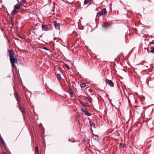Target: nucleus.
<instances>
[{"mask_svg":"<svg viewBox=\"0 0 154 154\" xmlns=\"http://www.w3.org/2000/svg\"><path fill=\"white\" fill-rule=\"evenodd\" d=\"M95 136V137H98V136L97 135H93V136Z\"/></svg>","mask_w":154,"mask_h":154,"instance_id":"obj_32","label":"nucleus"},{"mask_svg":"<svg viewBox=\"0 0 154 154\" xmlns=\"http://www.w3.org/2000/svg\"><path fill=\"white\" fill-rule=\"evenodd\" d=\"M91 131H92V128H91Z\"/></svg>","mask_w":154,"mask_h":154,"instance_id":"obj_35","label":"nucleus"},{"mask_svg":"<svg viewBox=\"0 0 154 154\" xmlns=\"http://www.w3.org/2000/svg\"><path fill=\"white\" fill-rule=\"evenodd\" d=\"M17 104H18V105L19 107H21V104L20 103V102H17Z\"/></svg>","mask_w":154,"mask_h":154,"instance_id":"obj_28","label":"nucleus"},{"mask_svg":"<svg viewBox=\"0 0 154 154\" xmlns=\"http://www.w3.org/2000/svg\"><path fill=\"white\" fill-rule=\"evenodd\" d=\"M42 30L44 31H48L52 30L51 25L50 24H42Z\"/></svg>","mask_w":154,"mask_h":154,"instance_id":"obj_2","label":"nucleus"},{"mask_svg":"<svg viewBox=\"0 0 154 154\" xmlns=\"http://www.w3.org/2000/svg\"><path fill=\"white\" fill-rule=\"evenodd\" d=\"M81 110L84 112L86 115L89 116H91V114L88 112L86 108H81Z\"/></svg>","mask_w":154,"mask_h":154,"instance_id":"obj_10","label":"nucleus"},{"mask_svg":"<svg viewBox=\"0 0 154 154\" xmlns=\"http://www.w3.org/2000/svg\"><path fill=\"white\" fill-rule=\"evenodd\" d=\"M53 22L54 24V26L55 28L57 29H60V24L57 23V22L55 21H53Z\"/></svg>","mask_w":154,"mask_h":154,"instance_id":"obj_11","label":"nucleus"},{"mask_svg":"<svg viewBox=\"0 0 154 154\" xmlns=\"http://www.w3.org/2000/svg\"><path fill=\"white\" fill-rule=\"evenodd\" d=\"M148 86L149 88H152L154 87V83L151 81H150L148 83Z\"/></svg>","mask_w":154,"mask_h":154,"instance_id":"obj_12","label":"nucleus"},{"mask_svg":"<svg viewBox=\"0 0 154 154\" xmlns=\"http://www.w3.org/2000/svg\"><path fill=\"white\" fill-rule=\"evenodd\" d=\"M56 76L58 80H60L61 79V76L60 74H56Z\"/></svg>","mask_w":154,"mask_h":154,"instance_id":"obj_18","label":"nucleus"},{"mask_svg":"<svg viewBox=\"0 0 154 154\" xmlns=\"http://www.w3.org/2000/svg\"><path fill=\"white\" fill-rule=\"evenodd\" d=\"M35 154H39V151L38 146H36L35 147Z\"/></svg>","mask_w":154,"mask_h":154,"instance_id":"obj_16","label":"nucleus"},{"mask_svg":"<svg viewBox=\"0 0 154 154\" xmlns=\"http://www.w3.org/2000/svg\"><path fill=\"white\" fill-rule=\"evenodd\" d=\"M26 0H21L19 4H17L18 5H19L20 6L21 5H23L25 3V1Z\"/></svg>","mask_w":154,"mask_h":154,"instance_id":"obj_17","label":"nucleus"},{"mask_svg":"<svg viewBox=\"0 0 154 154\" xmlns=\"http://www.w3.org/2000/svg\"><path fill=\"white\" fill-rule=\"evenodd\" d=\"M106 13V10L105 8H103L101 11L98 12L97 14V17H100L101 16L105 15Z\"/></svg>","mask_w":154,"mask_h":154,"instance_id":"obj_4","label":"nucleus"},{"mask_svg":"<svg viewBox=\"0 0 154 154\" xmlns=\"http://www.w3.org/2000/svg\"><path fill=\"white\" fill-rule=\"evenodd\" d=\"M117 136H120V134L118 132H117Z\"/></svg>","mask_w":154,"mask_h":154,"instance_id":"obj_31","label":"nucleus"},{"mask_svg":"<svg viewBox=\"0 0 154 154\" xmlns=\"http://www.w3.org/2000/svg\"><path fill=\"white\" fill-rule=\"evenodd\" d=\"M19 109L20 110L21 112L23 114V115H24V114L25 113V108H22V107H20L19 108Z\"/></svg>","mask_w":154,"mask_h":154,"instance_id":"obj_15","label":"nucleus"},{"mask_svg":"<svg viewBox=\"0 0 154 154\" xmlns=\"http://www.w3.org/2000/svg\"><path fill=\"white\" fill-rule=\"evenodd\" d=\"M69 91L70 93L72 94V91L71 88L69 87Z\"/></svg>","mask_w":154,"mask_h":154,"instance_id":"obj_25","label":"nucleus"},{"mask_svg":"<svg viewBox=\"0 0 154 154\" xmlns=\"http://www.w3.org/2000/svg\"><path fill=\"white\" fill-rule=\"evenodd\" d=\"M144 49H147V51L148 52V53H150V52L148 51V50L149 49H148L147 48H144Z\"/></svg>","mask_w":154,"mask_h":154,"instance_id":"obj_30","label":"nucleus"},{"mask_svg":"<svg viewBox=\"0 0 154 154\" xmlns=\"http://www.w3.org/2000/svg\"><path fill=\"white\" fill-rule=\"evenodd\" d=\"M152 121H151L150 119H149L147 122V124L148 125L149 127H152L153 125H151V123H152Z\"/></svg>","mask_w":154,"mask_h":154,"instance_id":"obj_14","label":"nucleus"},{"mask_svg":"<svg viewBox=\"0 0 154 154\" xmlns=\"http://www.w3.org/2000/svg\"><path fill=\"white\" fill-rule=\"evenodd\" d=\"M120 147L122 146V147H125V145L124 144H123L122 143H120Z\"/></svg>","mask_w":154,"mask_h":154,"instance_id":"obj_26","label":"nucleus"},{"mask_svg":"<svg viewBox=\"0 0 154 154\" xmlns=\"http://www.w3.org/2000/svg\"><path fill=\"white\" fill-rule=\"evenodd\" d=\"M14 96L17 101L20 102L21 100V99L19 93L17 91L14 92Z\"/></svg>","mask_w":154,"mask_h":154,"instance_id":"obj_7","label":"nucleus"},{"mask_svg":"<svg viewBox=\"0 0 154 154\" xmlns=\"http://www.w3.org/2000/svg\"><path fill=\"white\" fill-rule=\"evenodd\" d=\"M43 49H45V50H47V51H49V50L48 49V48H47L46 47H43Z\"/></svg>","mask_w":154,"mask_h":154,"instance_id":"obj_27","label":"nucleus"},{"mask_svg":"<svg viewBox=\"0 0 154 154\" xmlns=\"http://www.w3.org/2000/svg\"><path fill=\"white\" fill-rule=\"evenodd\" d=\"M17 0V1H18V0Z\"/></svg>","mask_w":154,"mask_h":154,"instance_id":"obj_36","label":"nucleus"},{"mask_svg":"<svg viewBox=\"0 0 154 154\" xmlns=\"http://www.w3.org/2000/svg\"><path fill=\"white\" fill-rule=\"evenodd\" d=\"M20 6L19 5L17 4L15 5L14 7V9L11 12V14L13 15H15L16 14L18 10H20Z\"/></svg>","mask_w":154,"mask_h":154,"instance_id":"obj_3","label":"nucleus"},{"mask_svg":"<svg viewBox=\"0 0 154 154\" xmlns=\"http://www.w3.org/2000/svg\"><path fill=\"white\" fill-rule=\"evenodd\" d=\"M65 66L68 68V69H70V68H69V66L67 64H65Z\"/></svg>","mask_w":154,"mask_h":154,"instance_id":"obj_29","label":"nucleus"},{"mask_svg":"<svg viewBox=\"0 0 154 154\" xmlns=\"http://www.w3.org/2000/svg\"><path fill=\"white\" fill-rule=\"evenodd\" d=\"M0 141H1V142L2 144H4V142L3 139V138L2 137L0 136Z\"/></svg>","mask_w":154,"mask_h":154,"instance_id":"obj_20","label":"nucleus"},{"mask_svg":"<svg viewBox=\"0 0 154 154\" xmlns=\"http://www.w3.org/2000/svg\"><path fill=\"white\" fill-rule=\"evenodd\" d=\"M134 110L139 113L143 112V109L142 107L138 106H134Z\"/></svg>","mask_w":154,"mask_h":154,"instance_id":"obj_6","label":"nucleus"},{"mask_svg":"<svg viewBox=\"0 0 154 154\" xmlns=\"http://www.w3.org/2000/svg\"><path fill=\"white\" fill-rule=\"evenodd\" d=\"M10 60L12 68L14 69H17L16 64H17V57L16 56L14 52L12 49L8 50Z\"/></svg>","mask_w":154,"mask_h":154,"instance_id":"obj_1","label":"nucleus"},{"mask_svg":"<svg viewBox=\"0 0 154 154\" xmlns=\"http://www.w3.org/2000/svg\"><path fill=\"white\" fill-rule=\"evenodd\" d=\"M25 96L26 99H28L29 98V97L28 96V94L27 93H25Z\"/></svg>","mask_w":154,"mask_h":154,"instance_id":"obj_24","label":"nucleus"},{"mask_svg":"<svg viewBox=\"0 0 154 154\" xmlns=\"http://www.w3.org/2000/svg\"><path fill=\"white\" fill-rule=\"evenodd\" d=\"M80 122V121L79 120H78V122H79V124H80V123H79Z\"/></svg>","mask_w":154,"mask_h":154,"instance_id":"obj_33","label":"nucleus"},{"mask_svg":"<svg viewBox=\"0 0 154 154\" xmlns=\"http://www.w3.org/2000/svg\"><path fill=\"white\" fill-rule=\"evenodd\" d=\"M86 85L85 83H82L80 85V86L81 88H83L85 87Z\"/></svg>","mask_w":154,"mask_h":154,"instance_id":"obj_21","label":"nucleus"},{"mask_svg":"<svg viewBox=\"0 0 154 154\" xmlns=\"http://www.w3.org/2000/svg\"><path fill=\"white\" fill-rule=\"evenodd\" d=\"M148 49H151V51L150 52L154 53V42H150L148 44Z\"/></svg>","mask_w":154,"mask_h":154,"instance_id":"obj_5","label":"nucleus"},{"mask_svg":"<svg viewBox=\"0 0 154 154\" xmlns=\"http://www.w3.org/2000/svg\"><path fill=\"white\" fill-rule=\"evenodd\" d=\"M105 82L107 84H108L110 87H114V83L111 80H109L106 78L105 79Z\"/></svg>","mask_w":154,"mask_h":154,"instance_id":"obj_8","label":"nucleus"},{"mask_svg":"<svg viewBox=\"0 0 154 154\" xmlns=\"http://www.w3.org/2000/svg\"><path fill=\"white\" fill-rule=\"evenodd\" d=\"M3 154H6L5 153V152H3Z\"/></svg>","mask_w":154,"mask_h":154,"instance_id":"obj_34","label":"nucleus"},{"mask_svg":"<svg viewBox=\"0 0 154 154\" xmlns=\"http://www.w3.org/2000/svg\"><path fill=\"white\" fill-rule=\"evenodd\" d=\"M11 24H9V25L11 27H12L13 26V20H12V17L11 18Z\"/></svg>","mask_w":154,"mask_h":154,"instance_id":"obj_23","label":"nucleus"},{"mask_svg":"<svg viewBox=\"0 0 154 154\" xmlns=\"http://www.w3.org/2000/svg\"><path fill=\"white\" fill-rule=\"evenodd\" d=\"M92 1L93 0H84V5H86L89 3L91 4Z\"/></svg>","mask_w":154,"mask_h":154,"instance_id":"obj_13","label":"nucleus"},{"mask_svg":"<svg viewBox=\"0 0 154 154\" xmlns=\"http://www.w3.org/2000/svg\"><path fill=\"white\" fill-rule=\"evenodd\" d=\"M90 123L91 126H92L94 128H95V124L93 122H91L90 121Z\"/></svg>","mask_w":154,"mask_h":154,"instance_id":"obj_19","label":"nucleus"},{"mask_svg":"<svg viewBox=\"0 0 154 154\" xmlns=\"http://www.w3.org/2000/svg\"><path fill=\"white\" fill-rule=\"evenodd\" d=\"M126 95L128 99V102H130L131 99H134V96L131 94L128 93L127 94H126Z\"/></svg>","mask_w":154,"mask_h":154,"instance_id":"obj_9","label":"nucleus"},{"mask_svg":"<svg viewBox=\"0 0 154 154\" xmlns=\"http://www.w3.org/2000/svg\"><path fill=\"white\" fill-rule=\"evenodd\" d=\"M85 97L87 99V100L89 101L90 103H92V102L90 98L89 97Z\"/></svg>","mask_w":154,"mask_h":154,"instance_id":"obj_22","label":"nucleus"}]
</instances>
